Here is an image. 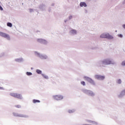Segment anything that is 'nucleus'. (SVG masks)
I'll return each instance as SVG.
<instances>
[{"instance_id": "9b49d317", "label": "nucleus", "mask_w": 125, "mask_h": 125, "mask_svg": "<svg viewBox=\"0 0 125 125\" xmlns=\"http://www.w3.org/2000/svg\"><path fill=\"white\" fill-rule=\"evenodd\" d=\"M95 79L98 80V81H104L105 80V76L100 75H95Z\"/></svg>"}, {"instance_id": "a878e982", "label": "nucleus", "mask_w": 125, "mask_h": 125, "mask_svg": "<svg viewBox=\"0 0 125 125\" xmlns=\"http://www.w3.org/2000/svg\"><path fill=\"white\" fill-rule=\"evenodd\" d=\"M118 37H119V38H121V39L124 38V35H123V34H118Z\"/></svg>"}, {"instance_id": "f03ea898", "label": "nucleus", "mask_w": 125, "mask_h": 125, "mask_svg": "<svg viewBox=\"0 0 125 125\" xmlns=\"http://www.w3.org/2000/svg\"><path fill=\"white\" fill-rule=\"evenodd\" d=\"M81 91L87 95L88 96H90V97H94L95 96V93L92 90H88L85 88H83L81 89Z\"/></svg>"}, {"instance_id": "9d476101", "label": "nucleus", "mask_w": 125, "mask_h": 125, "mask_svg": "<svg viewBox=\"0 0 125 125\" xmlns=\"http://www.w3.org/2000/svg\"><path fill=\"white\" fill-rule=\"evenodd\" d=\"M53 98L55 100H57V101H59L60 100H62V99L64 98V97L61 95H57L53 96Z\"/></svg>"}, {"instance_id": "ddd939ff", "label": "nucleus", "mask_w": 125, "mask_h": 125, "mask_svg": "<svg viewBox=\"0 0 125 125\" xmlns=\"http://www.w3.org/2000/svg\"><path fill=\"white\" fill-rule=\"evenodd\" d=\"M39 7L40 10H42V11H43L45 10V8H46V6L45 5V4L42 3L39 5Z\"/></svg>"}, {"instance_id": "6e6552de", "label": "nucleus", "mask_w": 125, "mask_h": 125, "mask_svg": "<svg viewBox=\"0 0 125 125\" xmlns=\"http://www.w3.org/2000/svg\"><path fill=\"white\" fill-rule=\"evenodd\" d=\"M0 36L2 37V38H4L5 39H6L7 41H10L11 38L9 35L4 33L3 32H0Z\"/></svg>"}, {"instance_id": "393cba45", "label": "nucleus", "mask_w": 125, "mask_h": 125, "mask_svg": "<svg viewBox=\"0 0 125 125\" xmlns=\"http://www.w3.org/2000/svg\"><path fill=\"white\" fill-rule=\"evenodd\" d=\"M81 84L83 85V86H85V82L84 81H82L81 82Z\"/></svg>"}, {"instance_id": "bb28decb", "label": "nucleus", "mask_w": 125, "mask_h": 125, "mask_svg": "<svg viewBox=\"0 0 125 125\" xmlns=\"http://www.w3.org/2000/svg\"><path fill=\"white\" fill-rule=\"evenodd\" d=\"M4 56V53H2L0 54V58H1V57H3Z\"/></svg>"}, {"instance_id": "2f4dec72", "label": "nucleus", "mask_w": 125, "mask_h": 125, "mask_svg": "<svg viewBox=\"0 0 125 125\" xmlns=\"http://www.w3.org/2000/svg\"><path fill=\"white\" fill-rule=\"evenodd\" d=\"M15 107H16V108H21V105H15Z\"/></svg>"}, {"instance_id": "f8f14e48", "label": "nucleus", "mask_w": 125, "mask_h": 125, "mask_svg": "<svg viewBox=\"0 0 125 125\" xmlns=\"http://www.w3.org/2000/svg\"><path fill=\"white\" fill-rule=\"evenodd\" d=\"M125 96V89L122 90L120 94L118 95V98H124Z\"/></svg>"}, {"instance_id": "a19ab883", "label": "nucleus", "mask_w": 125, "mask_h": 125, "mask_svg": "<svg viewBox=\"0 0 125 125\" xmlns=\"http://www.w3.org/2000/svg\"><path fill=\"white\" fill-rule=\"evenodd\" d=\"M82 125H88V124H83Z\"/></svg>"}, {"instance_id": "6ab92c4d", "label": "nucleus", "mask_w": 125, "mask_h": 125, "mask_svg": "<svg viewBox=\"0 0 125 125\" xmlns=\"http://www.w3.org/2000/svg\"><path fill=\"white\" fill-rule=\"evenodd\" d=\"M42 76L44 78V79H45L46 80H48L49 79V77L48 76L44 74H42Z\"/></svg>"}, {"instance_id": "72a5a7b5", "label": "nucleus", "mask_w": 125, "mask_h": 125, "mask_svg": "<svg viewBox=\"0 0 125 125\" xmlns=\"http://www.w3.org/2000/svg\"><path fill=\"white\" fill-rule=\"evenodd\" d=\"M48 11H49V12H50V11H51V7H49L48 8Z\"/></svg>"}, {"instance_id": "1a4fd4ad", "label": "nucleus", "mask_w": 125, "mask_h": 125, "mask_svg": "<svg viewBox=\"0 0 125 125\" xmlns=\"http://www.w3.org/2000/svg\"><path fill=\"white\" fill-rule=\"evenodd\" d=\"M13 115L14 116V117H18L19 118H29V116L27 115L19 114V113L16 112H13Z\"/></svg>"}, {"instance_id": "ea45409f", "label": "nucleus", "mask_w": 125, "mask_h": 125, "mask_svg": "<svg viewBox=\"0 0 125 125\" xmlns=\"http://www.w3.org/2000/svg\"><path fill=\"white\" fill-rule=\"evenodd\" d=\"M85 11L86 13H87V10H85Z\"/></svg>"}, {"instance_id": "4468645a", "label": "nucleus", "mask_w": 125, "mask_h": 125, "mask_svg": "<svg viewBox=\"0 0 125 125\" xmlns=\"http://www.w3.org/2000/svg\"><path fill=\"white\" fill-rule=\"evenodd\" d=\"M80 6H81V7H83V6H84V7H86L87 5L85 2H81L80 3Z\"/></svg>"}, {"instance_id": "e433bc0d", "label": "nucleus", "mask_w": 125, "mask_h": 125, "mask_svg": "<svg viewBox=\"0 0 125 125\" xmlns=\"http://www.w3.org/2000/svg\"><path fill=\"white\" fill-rule=\"evenodd\" d=\"M0 89L3 90L4 89L3 88V87L0 86Z\"/></svg>"}, {"instance_id": "f704fd0d", "label": "nucleus", "mask_w": 125, "mask_h": 125, "mask_svg": "<svg viewBox=\"0 0 125 125\" xmlns=\"http://www.w3.org/2000/svg\"><path fill=\"white\" fill-rule=\"evenodd\" d=\"M122 4H125V0H123V1L122 2Z\"/></svg>"}, {"instance_id": "4c0bfd02", "label": "nucleus", "mask_w": 125, "mask_h": 125, "mask_svg": "<svg viewBox=\"0 0 125 125\" xmlns=\"http://www.w3.org/2000/svg\"><path fill=\"white\" fill-rule=\"evenodd\" d=\"M122 27L125 29V24H123Z\"/></svg>"}, {"instance_id": "cd10ccee", "label": "nucleus", "mask_w": 125, "mask_h": 125, "mask_svg": "<svg viewBox=\"0 0 125 125\" xmlns=\"http://www.w3.org/2000/svg\"><path fill=\"white\" fill-rule=\"evenodd\" d=\"M68 21H70V20L69 19V18H67V19L64 20V23H66L67 22H68Z\"/></svg>"}, {"instance_id": "dca6fc26", "label": "nucleus", "mask_w": 125, "mask_h": 125, "mask_svg": "<svg viewBox=\"0 0 125 125\" xmlns=\"http://www.w3.org/2000/svg\"><path fill=\"white\" fill-rule=\"evenodd\" d=\"M70 35H77V30L75 29H72L69 32Z\"/></svg>"}, {"instance_id": "4be33fe9", "label": "nucleus", "mask_w": 125, "mask_h": 125, "mask_svg": "<svg viewBox=\"0 0 125 125\" xmlns=\"http://www.w3.org/2000/svg\"><path fill=\"white\" fill-rule=\"evenodd\" d=\"M7 26L8 27H10V28H11V27H12V23L11 22H7Z\"/></svg>"}, {"instance_id": "b1692460", "label": "nucleus", "mask_w": 125, "mask_h": 125, "mask_svg": "<svg viewBox=\"0 0 125 125\" xmlns=\"http://www.w3.org/2000/svg\"><path fill=\"white\" fill-rule=\"evenodd\" d=\"M117 83H118V84H121V83H122V80L121 79H118L117 81Z\"/></svg>"}, {"instance_id": "423d86ee", "label": "nucleus", "mask_w": 125, "mask_h": 125, "mask_svg": "<svg viewBox=\"0 0 125 125\" xmlns=\"http://www.w3.org/2000/svg\"><path fill=\"white\" fill-rule=\"evenodd\" d=\"M38 42L41 43V44H44V45H47L48 44V41L43 39H37Z\"/></svg>"}, {"instance_id": "c9c22d12", "label": "nucleus", "mask_w": 125, "mask_h": 125, "mask_svg": "<svg viewBox=\"0 0 125 125\" xmlns=\"http://www.w3.org/2000/svg\"><path fill=\"white\" fill-rule=\"evenodd\" d=\"M92 49H97V47H94L93 48H92Z\"/></svg>"}, {"instance_id": "0eeeda50", "label": "nucleus", "mask_w": 125, "mask_h": 125, "mask_svg": "<svg viewBox=\"0 0 125 125\" xmlns=\"http://www.w3.org/2000/svg\"><path fill=\"white\" fill-rule=\"evenodd\" d=\"M10 95H11V96H12L13 97H15V98H18V99H23V97H22V95L20 94L11 93L10 94Z\"/></svg>"}, {"instance_id": "f3484780", "label": "nucleus", "mask_w": 125, "mask_h": 125, "mask_svg": "<svg viewBox=\"0 0 125 125\" xmlns=\"http://www.w3.org/2000/svg\"><path fill=\"white\" fill-rule=\"evenodd\" d=\"M86 122H87L89 124H92L93 125H97V123L93 121L87 120Z\"/></svg>"}, {"instance_id": "aec40b11", "label": "nucleus", "mask_w": 125, "mask_h": 125, "mask_svg": "<svg viewBox=\"0 0 125 125\" xmlns=\"http://www.w3.org/2000/svg\"><path fill=\"white\" fill-rule=\"evenodd\" d=\"M41 103V101L39 100H36V99L33 100V103L36 104V103Z\"/></svg>"}, {"instance_id": "7c9ffc66", "label": "nucleus", "mask_w": 125, "mask_h": 125, "mask_svg": "<svg viewBox=\"0 0 125 125\" xmlns=\"http://www.w3.org/2000/svg\"><path fill=\"white\" fill-rule=\"evenodd\" d=\"M29 11L30 13H32V12H34V9H29Z\"/></svg>"}, {"instance_id": "39448f33", "label": "nucleus", "mask_w": 125, "mask_h": 125, "mask_svg": "<svg viewBox=\"0 0 125 125\" xmlns=\"http://www.w3.org/2000/svg\"><path fill=\"white\" fill-rule=\"evenodd\" d=\"M84 79L88 82V83H89L91 84L92 85H96V83H95V82H94V80H93L92 79L89 77L84 76Z\"/></svg>"}, {"instance_id": "5701e85b", "label": "nucleus", "mask_w": 125, "mask_h": 125, "mask_svg": "<svg viewBox=\"0 0 125 125\" xmlns=\"http://www.w3.org/2000/svg\"><path fill=\"white\" fill-rule=\"evenodd\" d=\"M26 75H27V76H32V75H33V73L31 72H26Z\"/></svg>"}, {"instance_id": "a211bd4d", "label": "nucleus", "mask_w": 125, "mask_h": 125, "mask_svg": "<svg viewBox=\"0 0 125 125\" xmlns=\"http://www.w3.org/2000/svg\"><path fill=\"white\" fill-rule=\"evenodd\" d=\"M75 112H76V109H69L68 110L69 114H73V113H75Z\"/></svg>"}, {"instance_id": "79ce46f5", "label": "nucleus", "mask_w": 125, "mask_h": 125, "mask_svg": "<svg viewBox=\"0 0 125 125\" xmlns=\"http://www.w3.org/2000/svg\"><path fill=\"white\" fill-rule=\"evenodd\" d=\"M33 69H34V68H33V67L31 68V70H33Z\"/></svg>"}, {"instance_id": "20e7f679", "label": "nucleus", "mask_w": 125, "mask_h": 125, "mask_svg": "<svg viewBox=\"0 0 125 125\" xmlns=\"http://www.w3.org/2000/svg\"><path fill=\"white\" fill-rule=\"evenodd\" d=\"M34 53L36 56H37V57H39V58H40V59H42V60H46V59H47V58H48L47 55L44 54H41L37 51L34 52Z\"/></svg>"}, {"instance_id": "412c9836", "label": "nucleus", "mask_w": 125, "mask_h": 125, "mask_svg": "<svg viewBox=\"0 0 125 125\" xmlns=\"http://www.w3.org/2000/svg\"><path fill=\"white\" fill-rule=\"evenodd\" d=\"M36 73L38 74V75H41L42 73V71L40 69H37Z\"/></svg>"}, {"instance_id": "c85d7f7f", "label": "nucleus", "mask_w": 125, "mask_h": 125, "mask_svg": "<svg viewBox=\"0 0 125 125\" xmlns=\"http://www.w3.org/2000/svg\"><path fill=\"white\" fill-rule=\"evenodd\" d=\"M68 19L69 20H72V19H73V16L70 15L68 17Z\"/></svg>"}, {"instance_id": "473e14b6", "label": "nucleus", "mask_w": 125, "mask_h": 125, "mask_svg": "<svg viewBox=\"0 0 125 125\" xmlns=\"http://www.w3.org/2000/svg\"><path fill=\"white\" fill-rule=\"evenodd\" d=\"M0 10H1V11H2V10H3V8L0 5Z\"/></svg>"}, {"instance_id": "7ed1b4c3", "label": "nucleus", "mask_w": 125, "mask_h": 125, "mask_svg": "<svg viewBox=\"0 0 125 125\" xmlns=\"http://www.w3.org/2000/svg\"><path fill=\"white\" fill-rule=\"evenodd\" d=\"M100 38L101 39H107V40H113L114 39V37L108 33H103L100 35Z\"/></svg>"}, {"instance_id": "2eb2a0df", "label": "nucleus", "mask_w": 125, "mask_h": 125, "mask_svg": "<svg viewBox=\"0 0 125 125\" xmlns=\"http://www.w3.org/2000/svg\"><path fill=\"white\" fill-rule=\"evenodd\" d=\"M15 61H16V62H18L19 63H21V62H23V61H24V60L23 59V58H20L19 59H16L15 60Z\"/></svg>"}, {"instance_id": "58836bf2", "label": "nucleus", "mask_w": 125, "mask_h": 125, "mask_svg": "<svg viewBox=\"0 0 125 125\" xmlns=\"http://www.w3.org/2000/svg\"><path fill=\"white\" fill-rule=\"evenodd\" d=\"M51 6H54V3H52V4H51Z\"/></svg>"}, {"instance_id": "c756f323", "label": "nucleus", "mask_w": 125, "mask_h": 125, "mask_svg": "<svg viewBox=\"0 0 125 125\" xmlns=\"http://www.w3.org/2000/svg\"><path fill=\"white\" fill-rule=\"evenodd\" d=\"M121 65L122 66H125V61H124L123 62H122L121 63Z\"/></svg>"}, {"instance_id": "f257e3e1", "label": "nucleus", "mask_w": 125, "mask_h": 125, "mask_svg": "<svg viewBox=\"0 0 125 125\" xmlns=\"http://www.w3.org/2000/svg\"><path fill=\"white\" fill-rule=\"evenodd\" d=\"M116 62L111 60L110 59H105L99 61L97 63V66L100 68L105 67L108 65H116Z\"/></svg>"}]
</instances>
